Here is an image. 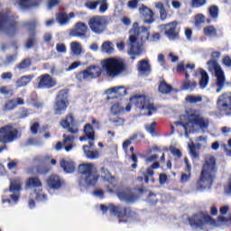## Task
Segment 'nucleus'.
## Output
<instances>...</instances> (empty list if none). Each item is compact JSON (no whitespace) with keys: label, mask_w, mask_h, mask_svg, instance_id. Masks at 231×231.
<instances>
[{"label":"nucleus","mask_w":231,"mask_h":231,"mask_svg":"<svg viewBox=\"0 0 231 231\" xmlns=\"http://www.w3.org/2000/svg\"><path fill=\"white\" fill-rule=\"evenodd\" d=\"M127 66L125 65V60L118 57L107 58L101 61V68L97 65L90 66L85 70L76 75L77 80L84 82L85 80H91V79H97L103 73L109 79H116L122 75L125 71Z\"/></svg>","instance_id":"nucleus-1"},{"label":"nucleus","mask_w":231,"mask_h":231,"mask_svg":"<svg viewBox=\"0 0 231 231\" xmlns=\"http://www.w3.org/2000/svg\"><path fill=\"white\" fill-rule=\"evenodd\" d=\"M150 35L149 29L140 26L138 23H134L130 30L128 54L140 57L143 53V43L149 41Z\"/></svg>","instance_id":"nucleus-2"},{"label":"nucleus","mask_w":231,"mask_h":231,"mask_svg":"<svg viewBox=\"0 0 231 231\" xmlns=\"http://www.w3.org/2000/svg\"><path fill=\"white\" fill-rule=\"evenodd\" d=\"M184 118V119H183ZM180 118L181 122H175L176 127H183L185 136H189V133H196L203 129V117L198 111H194L192 114L184 116Z\"/></svg>","instance_id":"nucleus-3"},{"label":"nucleus","mask_w":231,"mask_h":231,"mask_svg":"<svg viewBox=\"0 0 231 231\" xmlns=\"http://www.w3.org/2000/svg\"><path fill=\"white\" fill-rule=\"evenodd\" d=\"M216 174H217V162L213 155H206L205 162L203 166V183L204 189H210L212 181L216 180Z\"/></svg>","instance_id":"nucleus-4"},{"label":"nucleus","mask_w":231,"mask_h":231,"mask_svg":"<svg viewBox=\"0 0 231 231\" xmlns=\"http://www.w3.org/2000/svg\"><path fill=\"white\" fill-rule=\"evenodd\" d=\"M211 57L213 60L208 62V66L209 69H214L215 71V77H217V93H221L223 91L226 84V78L225 77V71H223V69H221V66L219 63H217V60H219V57H221V53L217 51H214L211 54Z\"/></svg>","instance_id":"nucleus-5"},{"label":"nucleus","mask_w":231,"mask_h":231,"mask_svg":"<svg viewBox=\"0 0 231 231\" xmlns=\"http://www.w3.org/2000/svg\"><path fill=\"white\" fill-rule=\"evenodd\" d=\"M78 169L79 172L81 173L79 181L80 187H89V185L97 184V181H98V175L94 173V171H97V168H95L93 163L80 164Z\"/></svg>","instance_id":"nucleus-6"},{"label":"nucleus","mask_w":231,"mask_h":231,"mask_svg":"<svg viewBox=\"0 0 231 231\" xmlns=\"http://www.w3.org/2000/svg\"><path fill=\"white\" fill-rule=\"evenodd\" d=\"M130 104L131 106H135L137 109L147 111L148 116H152L153 111H156L154 105L151 103L149 97L145 96H135L131 97Z\"/></svg>","instance_id":"nucleus-7"},{"label":"nucleus","mask_w":231,"mask_h":231,"mask_svg":"<svg viewBox=\"0 0 231 231\" xmlns=\"http://www.w3.org/2000/svg\"><path fill=\"white\" fill-rule=\"evenodd\" d=\"M100 208L102 212H111V214H114V216H116L117 217H135L136 213L134 211L130 210L129 208L122 206H116L115 204H109L108 206L101 205Z\"/></svg>","instance_id":"nucleus-8"},{"label":"nucleus","mask_w":231,"mask_h":231,"mask_svg":"<svg viewBox=\"0 0 231 231\" xmlns=\"http://www.w3.org/2000/svg\"><path fill=\"white\" fill-rule=\"evenodd\" d=\"M19 131L12 125H5L0 128V143H11L17 140Z\"/></svg>","instance_id":"nucleus-9"},{"label":"nucleus","mask_w":231,"mask_h":231,"mask_svg":"<svg viewBox=\"0 0 231 231\" xmlns=\"http://www.w3.org/2000/svg\"><path fill=\"white\" fill-rule=\"evenodd\" d=\"M88 26L93 33H104V32H106V27L107 26V19L104 16H94L89 19Z\"/></svg>","instance_id":"nucleus-10"},{"label":"nucleus","mask_w":231,"mask_h":231,"mask_svg":"<svg viewBox=\"0 0 231 231\" xmlns=\"http://www.w3.org/2000/svg\"><path fill=\"white\" fill-rule=\"evenodd\" d=\"M0 32H5L11 37L17 32V23H13L8 14H0Z\"/></svg>","instance_id":"nucleus-11"},{"label":"nucleus","mask_w":231,"mask_h":231,"mask_svg":"<svg viewBox=\"0 0 231 231\" xmlns=\"http://www.w3.org/2000/svg\"><path fill=\"white\" fill-rule=\"evenodd\" d=\"M217 107L226 116H231V92H225L218 97Z\"/></svg>","instance_id":"nucleus-12"},{"label":"nucleus","mask_w":231,"mask_h":231,"mask_svg":"<svg viewBox=\"0 0 231 231\" xmlns=\"http://www.w3.org/2000/svg\"><path fill=\"white\" fill-rule=\"evenodd\" d=\"M68 106H69V103L68 102V92L66 90H60L58 93L56 102L54 104L55 114L64 115Z\"/></svg>","instance_id":"nucleus-13"},{"label":"nucleus","mask_w":231,"mask_h":231,"mask_svg":"<svg viewBox=\"0 0 231 231\" xmlns=\"http://www.w3.org/2000/svg\"><path fill=\"white\" fill-rule=\"evenodd\" d=\"M105 95H107L106 100L113 98H122L127 95V88L124 86L111 87L105 90Z\"/></svg>","instance_id":"nucleus-14"},{"label":"nucleus","mask_w":231,"mask_h":231,"mask_svg":"<svg viewBox=\"0 0 231 231\" xmlns=\"http://www.w3.org/2000/svg\"><path fill=\"white\" fill-rule=\"evenodd\" d=\"M60 125L63 129H68L69 133H71L72 134H76V133H79L77 122L75 121V118L71 114L67 116L66 119L60 121Z\"/></svg>","instance_id":"nucleus-15"},{"label":"nucleus","mask_w":231,"mask_h":231,"mask_svg":"<svg viewBox=\"0 0 231 231\" xmlns=\"http://www.w3.org/2000/svg\"><path fill=\"white\" fill-rule=\"evenodd\" d=\"M74 142L75 136L63 134V144L60 142L54 146V149L55 151H62L65 148L66 152H69L73 149Z\"/></svg>","instance_id":"nucleus-16"},{"label":"nucleus","mask_w":231,"mask_h":231,"mask_svg":"<svg viewBox=\"0 0 231 231\" xmlns=\"http://www.w3.org/2000/svg\"><path fill=\"white\" fill-rule=\"evenodd\" d=\"M101 178L106 181V187L108 189V192H115L116 190V179L111 176V173L107 170H101Z\"/></svg>","instance_id":"nucleus-17"},{"label":"nucleus","mask_w":231,"mask_h":231,"mask_svg":"<svg viewBox=\"0 0 231 231\" xmlns=\"http://www.w3.org/2000/svg\"><path fill=\"white\" fill-rule=\"evenodd\" d=\"M176 28H178V22H171L170 23L161 25V29L165 30V35L170 39V41L178 39V32H176Z\"/></svg>","instance_id":"nucleus-18"},{"label":"nucleus","mask_w":231,"mask_h":231,"mask_svg":"<svg viewBox=\"0 0 231 231\" xmlns=\"http://www.w3.org/2000/svg\"><path fill=\"white\" fill-rule=\"evenodd\" d=\"M38 88L43 89H50V88H54L57 86V81L51 78V76L45 74L38 78Z\"/></svg>","instance_id":"nucleus-19"},{"label":"nucleus","mask_w":231,"mask_h":231,"mask_svg":"<svg viewBox=\"0 0 231 231\" xmlns=\"http://www.w3.org/2000/svg\"><path fill=\"white\" fill-rule=\"evenodd\" d=\"M84 133L85 135L79 137V141L86 142V140H88L90 147H93L95 145V130H93V126H91V124H87L85 125Z\"/></svg>","instance_id":"nucleus-20"},{"label":"nucleus","mask_w":231,"mask_h":231,"mask_svg":"<svg viewBox=\"0 0 231 231\" xmlns=\"http://www.w3.org/2000/svg\"><path fill=\"white\" fill-rule=\"evenodd\" d=\"M86 33H88V24L78 22L75 25V28L70 31V37H86Z\"/></svg>","instance_id":"nucleus-21"},{"label":"nucleus","mask_w":231,"mask_h":231,"mask_svg":"<svg viewBox=\"0 0 231 231\" xmlns=\"http://www.w3.org/2000/svg\"><path fill=\"white\" fill-rule=\"evenodd\" d=\"M190 226L195 230H203V213H197L189 219Z\"/></svg>","instance_id":"nucleus-22"},{"label":"nucleus","mask_w":231,"mask_h":231,"mask_svg":"<svg viewBox=\"0 0 231 231\" xmlns=\"http://www.w3.org/2000/svg\"><path fill=\"white\" fill-rule=\"evenodd\" d=\"M139 14L144 17V23L148 24L154 23V13L149 7L141 5L139 7Z\"/></svg>","instance_id":"nucleus-23"},{"label":"nucleus","mask_w":231,"mask_h":231,"mask_svg":"<svg viewBox=\"0 0 231 231\" xmlns=\"http://www.w3.org/2000/svg\"><path fill=\"white\" fill-rule=\"evenodd\" d=\"M117 198L120 199V201H124L125 203H133L134 201H136V196L133 194V192L130 189H124L117 193Z\"/></svg>","instance_id":"nucleus-24"},{"label":"nucleus","mask_w":231,"mask_h":231,"mask_svg":"<svg viewBox=\"0 0 231 231\" xmlns=\"http://www.w3.org/2000/svg\"><path fill=\"white\" fill-rule=\"evenodd\" d=\"M64 183V180L59 175H51L47 180V185L50 189H54L58 190L60 189Z\"/></svg>","instance_id":"nucleus-25"},{"label":"nucleus","mask_w":231,"mask_h":231,"mask_svg":"<svg viewBox=\"0 0 231 231\" xmlns=\"http://www.w3.org/2000/svg\"><path fill=\"white\" fill-rule=\"evenodd\" d=\"M18 106H24V99L22 97H14L13 99L8 100L4 109L5 111H14V109H16Z\"/></svg>","instance_id":"nucleus-26"},{"label":"nucleus","mask_w":231,"mask_h":231,"mask_svg":"<svg viewBox=\"0 0 231 231\" xmlns=\"http://www.w3.org/2000/svg\"><path fill=\"white\" fill-rule=\"evenodd\" d=\"M137 69L143 77H147L151 73V64L147 60H142L137 64Z\"/></svg>","instance_id":"nucleus-27"},{"label":"nucleus","mask_w":231,"mask_h":231,"mask_svg":"<svg viewBox=\"0 0 231 231\" xmlns=\"http://www.w3.org/2000/svg\"><path fill=\"white\" fill-rule=\"evenodd\" d=\"M60 164V167L63 168V171L67 172V174H71V172H75V169H77L75 162L69 159L61 160Z\"/></svg>","instance_id":"nucleus-28"},{"label":"nucleus","mask_w":231,"mask_h":231,"mask_svg":"<svg viewBox=\"0 0 231 231\" xmlns=\"http://www.w3.org/2000/svg\"><path fill=\"white\" fill-rule=\"evenodd\" d=\"M230 206L228 205L222 206L219 208L220 216L217 217L218 223H222V225H228V218H226L225 216L228 214Z\"/></svg>","instance_id":"nucleus-29"},{"label":"nucleus","mask_w":231,"mask_h":231,"mask_svg":"<svg viewBox=\"0 0 231 231\" xmlns=\"http://www.w3.org/2000/svg\"><path fill=\"white\" fill-rule=\"evenodd\" d=\"M70 46V52L73 55H76L77 57H80L82 53H84V48L82 47V44L79 42H72L69 44Z\"/></svg>","instance_id":"nucleus-30"},{"label":"nucleus","mask_w":231,"mask_h":231,"mask_svg":"<svg viewBox=\"0 0 231 231\" xmlns=\"http://www.w3.org/2000/svg\"><path fill=\"white\" fill-rule=\"evenodd\" d=\"M84 154L88 160H97L100 153H98V151L91 149V147L88 145L83 146Z\"/></svg>","instance_id":"nucleus-31"},{"label":"nucleus","mask_w":231,"mask_h":231,"mask_svg":"<svg viewBox=\"0 0 231 231\" xmlns=\"http://www.w3.org/2000/svg\"><path fill=\"white\" fill-rule=\"evenodd\" d=\"M33 79V75H27V76H23L21 77L16 82H15V86L16 88H24L27 85L30 84V82H32V80Z\"/></svg>","instance_id":"nucleus-32"},{"label":"nucleus","mask_w":231,"mask_h":231,"mask_svg":"<svg viewBox=\"0 0 231 231\" xmlns=\"http://www.w3.org/2000/svg\"><path fill=\"white\" fill-rule=\"evenodd\" d=\"M23 186V182L19 179H14L10 180V192L15 194L21 190V187Z\"/></svg>","instance_id":"nucleus-33"},{"label":"nucleus","mask_w":231,"mask_h":231,"mask_svg":"<svg viewBox=\"0 0 231 231\" xmlns=\"http://www.w3.org/2000/svg\"><path fill=\"white\" fill-rule=\"evenodd\" d=\"M185 164H186V172L187 173H181L180 181L181 183H187L189 180H190V171L192 167L190 164H189V159H184Z\"/></svg>","instance_id":"nucleus-34"},{"label":"nucleus","mask_w":231,"mask_h":231,"mask_svg":"<svg viewBox=\"0 0 231 231\" xmlns=\"http://www.w3.org/2000/svg\"><path fill=\"white\" fill-rule=\"evenodd\" d=\"M26 186L30 189H41L42 187V182L37 177L29 178Z\"/></svg>","instance_id":"nucleus-35"},{"label":"nucleus","mask_w":231,"mask_h":231,"mask_svg":"<svg viewBox=\"0 0 231 231\" xmlns=\"http://www.w3.org/2000/svg\"><path fill=\"white\" fill-rule=\"evenodd\" d=\"M101 51L103 53H107V55H111L115 51V45L111 42H105L101 45Z\"/></svg>","instance_id":"nucleus-36"},{"label":"nucleus","mask_w":231,"mask_h":231,"mask_svg":"<svg viewBox=\"0 0 231 231\" xmlns=\"http://www.w3.org/2000/svg\"><path fill=\"white\" fill-rule=\"evenodd\" d=\"M56 21L60 26H66L69 23V16L64 13H59L56 14Z\"/></svg>","instance_id":"nucleus-37"},{"label":"nucleus","mask_w":231,"mask_h":231,"mask_svg":"<svg viewBox=\"0 0 231 231\" xmlns=\"http://www.w3.org/2000/svg\"><path fill=\"white\" fill-rule=\"evenodd\" d=\"M189 73L186 72L185 80L182 83L183 89H187L188 91H192L194 88H196L197 84L196 82H190V79H189Z\"/></svg>","instance_id":"nucleus-38"},{"label":"nucleus","mask_w":231,"mask_h":231,"mask_svg":"<svg viewBox=\"0 0 231 231\" xmlns=\"http://www.w3.org/2000/svg\"><path fill=\"white\" fill-rule=\"evenodd\" d=\"M125 112V108L120 103L114 104L111 107L112 115H122Z\"/></svg>","instance_id":"nucleus-39"},{"label":"nucleus","mask_w":231,"mask_h":231,"mask_svg":"<svg viewBox=\"0 0 231 231\" xmlns=\"http://www.w3.org/2000/svg\"><path fill=\"white\" fill-rule=\"evenodd\" d=\"M19 5L23 8H35L39 6V4L35 3L33 0H20Z\"/></svg>","instance_id":"nucleus-40"},{"label":"nucleus","mask_w":231,"mask_h":231,"mask_svg":"<svg viewBox=\"0 0 231 231\" xmlns=\"http://www.w3.org/2000/svg\"><path fill=\"white\" fill-rule=\"evenodd\" d=\"M97 5L99 6V14H106L109 8V3H107V0H97Z\"/></svg>","instance_id":"nucleus-41"},{"label":"nucleus","mask_w":231,"mask_h":231,"mask_svg":"<svg viewBox=\"0 0 231 231\" xmlns=\"http://www.w3.org/2000/svg\"><path fill=\"white\" fill-rule=\"evenodd\" d=\"M172 88L171 85H168L165 81L161 82L159 86L160 93H163L164 95H169L171 93Z\"/></svg>","instance_id":"nucleus-42"},{"label":"nucleus","mask_w":231,"mask_h":231,"mask_svg":"<svg viewBox=\"0 0 231 231\" xmlns=\"http://www.w3.org/2000/svg\"><path fill=\"white\" fill-rule=\"evenodd\" d=\"M203 223H204V225H210L211 226H217L216 219H214L208 214L204 213V215H203Z\"/></svg>","instance_id":"nucleus-43"},{"label":"nucleus","mask_w":231,"mask_h":231,"mask_svg":"<svg viewBox=\"0 0 231 231\" xmlns=\"http://www.w3.org/2000/svg\"><path fill=\"white\" fill-rule=\"evenodd\" d=\"M188 147L189 149V153L191 154V156L193 158H199V154L198 153V149H199V147H201V145L199 144H188Z\"/></svg>","instance_id":"nucleus-44"},{"label":"nucleus","mask_w":231,"mask_h":231,"mask_svg":"<svg viewBox=\"0 0 231 231\" xmlns=\"http://www.w3.org/2000/svg\"><path fill=\"white\" fill-rule=\"evenodd\" d=\"M185 100L189 102V104H198V102H201L203 98L200 96H187Z\"/></svg>","instance_id":"nucleus-45"},{"label":"nucleus","mask_w":231,"mask_h":231,"mask_svg":"<svg viewBox=\"0 0 231 231\" xmlns=\"http://www.w3.org/2000/svg\"><path fill=\"white\" fill-rule=\"evenodd\" d=\"M145 130L150 133L152 136H156V122L145 125Z\"/></svg>","instance_id":"nucleus-46"},{"label":"nucleus","mask_w":231,"mask_h":231,"mask_svg":"<svg viewBox=\"0 0 231 231\" xmlns=\"http://www.w3.org/2000/svg\"><path fill=\"white\" fill-rule=\"evenodd\" d=\"M31 64H32V60L25 59L17 65V69H26V68H30Z\"/></svg>","instance_id":"nucleus-47"},{"label":"nucleus","mask_w":231,"mask_h":231,"mask_svg":"<svg viewBox=\"0 0 231 231\" xmlns=\"http://www.w3.org/2000/svg\"><path fill=\"white\" fill-rule=\"evenodd\" d=\"M218 14H219V8H217V6L212 5L211 7H209L210 17H212L213 19H217Z\"/></svg>","instance_id":"nucleus-48"},{"label":"nucleus","mask_w":231,"mask_h":231,"mask_svg":"<svg viewBox=\"0 0 231 231\" xmlns=\"http://www.w3.org/2000/svg\"><path fill=\"white\" fill-rule=\"evenodd\" d=\"M86 8H88V10H97L98 7V1H88L85 3Z\"/></svg>","instance_id":"nucleus-49"},{"label":"nucleus","mask_w":231,"mask_h":231,"mask_svg":"<svg viewBox=\"0 0 231 231\" xmlns=\"http://www.w3.org/2000/svg\"><path fill=\"white\" fill-rule=\"evenodd\" d=\"M204 33L205 35H209L211 37H214V35H216L217 31L216 28L212 27V26H208L206 28H204Z\"/></svg>","instance_id":"nucleus-50"},{"label":"nucleus","mask_w":231,"mask_h":231,"mask_svg":"<svg viewBox=\"0 0 231 231\" xmlns=\"http://www.w3.org/2000/svg\"><path fill=\"white\" fill-rule=\"evenodd\" d=\"M34 196H35L37 201H47L48 200V197H46V194L42 193V191H39V192L35 191Z\"/></svg>","instance_id":"nucleus-51"},{"label":"nucleus","mask_w":231,"mask_h":231,"mask_svg":"<svg viewBox=\"0 0 231 231\" xmlns=\"http://www.w3.org/2000/svg\"><path fill=\"white\" fill-rule=\"evenodd\" d=\"M195 79H199V86L200 88H203V69H199L197 70L194 74Z\"/></svg>","instance_id":"nucleus-52"},{"label":"nucleus","mask_w":231,"mask_h":231,"mask_svg":"<svg viewBox=\"0 0 231 231\" xmlns=\"http://www.w3.org/2000/svg\"><path fill=\"white\" fill-rule=\"evenodd\" d=\"M201 24H203V14H197L195 16L196 28H201Z\"/></svg>","instance_id":"nucleus-53"},{"label":"nucleus","mask_w":231,"mask_h":231,"mask_svg":"<svg viewBox=\"0 0 231 231\" xmlns=\"http://www.w3.org/2000/svg\"><path fill=\"white\" fill-rule=\"evenodd\" d=\"M60 4V0H48L47 7L49 10H51V8H55V6L59 5Z\"/></svg>","instance_id":"nucleus-54"},{"label":"nucleus","mask_w":231,"mask_h":231,"mask_svg":"<svg viewBox=\"0 0 231 231\" xmlns=\"http://www.w3.org/2000/svg\"><path fill=\"white\" fill-rule=\"evenodd\" d=\"M0 95H4L5 97H8V95H12V89L8 88V87H0Z\"/></svg>","instance_id":"nucleus-55"},{"label":"nucleus","mask_w":231,"mask_h":231,"mask_svg":"<svg viewBox=\"0 0 231 231\" xmlns=\"http://www.w3.org/2000/svg\"><path fill=\"white\" fill-rule=\"evenodd\" d=\"M196 189L197 190H201V189H203V171L200 172V177L197 180Z\"/></svg>","instance_id":"nucleus-56"},{"label":"nucleus","mask_w":231,"mask_h":231,"mask_svg":"<svg viewBox=\"0 0 231 231\" xmlns=\"http://www.w3.org/2000/svg\"><path fill=\"white\" fill-rule=\"evenodd\" d=\"M56 50L58 53H66L67 51L66 45L64 43H58L56 45Z\"/></svg>","instance_id":"nucleus-57"},{"label":"nucleus","mask_w":231,"mask_h":231,"mask_svg":"<svg viewBox=\"0 0 231 231\" xmlns=\"http://www.w3.org/2000/svg\"><path fill=\"white\" fill-rule=\"evenodd\" d=\"M170 151L171 152V154H173V156H177V158H181V152H180V150L174 146H171L170 148Z\"/></svg>","instance_id":"nucleus-58"},{"label":"nucleus","mask_w":231,"mask_h":231,"mask_svg":"<svg viewBox=\"0 0 231 231\" xmlns=\"http://www.w3.org/2000/svg\"><path fill=\"white\" fill-rule=\"evenodd\" d=\"M203 5V0H191L192 8H199Z\"/></svg>","instance_id":"nucleus-59"},{"label":"nucleus","mask_w":231,"mask_h":231,"mask_svg":"<svg viewBox=\"0 0 231 231\" xmlns=\"http://www.w3.org/2000/svg\"><path fill=\"white\" fill-rule=\"evenodd\" d=\"M33 44H35V37L32 36L29 38L27 42L25 43V47L30 50V48H32Z\"/></svg>","instance_id":"nucleus-60"},{"label":"nucleus","mask_w":231,"mask_h":231,"mask_svg":"<svg viewBox=\"0 0 231 231\" xmlns=\"http://www.w3.org/2000/svg\"><path fill=\"white\" fill-rule=\"evenodd\" d=\"M110 122H112V124H114V125H116V127H120V126L124 125V124H125L124 119L121 117H118L116 120L110 121Z\"/></svg>","instance_id":"nucleus-61"},{"label":"nucleus","mask_w":231,"mask_h":231,"mask_svg":"<svg viewBox=\"0 0 231 231\" xmlns=\"http://www.w3.org/2000/svg\"><path fill=\"white\" fill-rule=\"evenodd\" d=\"M224 192L228 196L231 195V180L224 186Z\"/></svg>","instance_id":"nucleus-62"},{"label":"nucleus","mask_w":231,"mask_h":231,"mask_svg":"<svg viewBox=\"0 0 231 231\" xmlns=\"http://www.w3.org/2000/svg\"><path fill=\"white\" fill-rule=\"evenodd\" d=\"M39 129V123H33L31 125V133L32 134H37V130Z\"/></svg>","instance_id":"nucleus-63"},{"label":"nucleus","mask_w":231,"mask_h":231,"mask_svg":"<svg viewBox=\"0 0 231 231\" xmlns=\"http://www.w3.org/2000/svg\"><path fill=\"white\" fill-rule=\"evenodd\" d=\"M223 64L226 66V68H231V59L228 56L223 58Z\"/></svg>","instance_id":"nucleus-64"}]
</instances>
